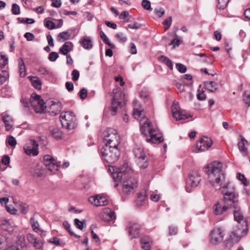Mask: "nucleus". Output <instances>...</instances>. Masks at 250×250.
Instances as JSON below:
<instances>
[{
  "instance_id": "obj_57",
  "label": "nucleus",
  "mask_w": 250,
  "mask_h": 250,
  "mask_svg": "<svg viewBox=\"0 0 250 250\" xmlns=\"http://www.w3.org/2000/svg\"><path fill=\"white\" fill-rule=\"evenodd\" d=\"M178 228L175 226H170L169 227V234L170 235H174L177 233Z\"/></svg>"
},
{
  "instance_id": "obj_30",
  "label": "nucleus",
  "mask_w": 250,
  "mask_h": 250,
  "mask_svg": "<svg viewBox=\"0 0 250 250\" xmlns=\"http://www.w3.org/2000/svg\"><path fill=\"white\" fill-rule=\"evenodd\" d=\"M159 60L161 62L166 64L170 70L173 69V63L172 61L165 56H161L159 57Z\"/></svg>"
},
{
  "instance_id": "obj_15",
  "label": "nucleus",
  "mask_w": 250,
  "mask_h": 250,
  "mask_svg": "<svg viewBox=\"0 0 250 250\" xmlns=\"http://www.w3.org/2000/svg\"><path fill=\"white\" fill-rule=\"evenodd\" d=\"M201 180L200 174L197 171H192L188 176L187 180V191L188 192H190L191 189L188 190V186L191 187H197Z\"/></svg>"
},
{
  "instance_id": "obj_51",
  "label": "nucleus",
  "mask_w": 250,
  "mask_h": 250,
  "mask_svg": "<svg viewBox=\"0 0 250 250\" xmlns=\"http://www.w3.org/2000/svg\"><path fill=\"white\" fill-rule=\"evenodd\" d=\"M142 5L146 10H152L150 2L148 0H143L142 2Z\"/></svg>"
},
{
  "instance_id": "obj_56",
  "label": "nucleus",
  "mask_w": 250,
  "mask_h": 250,
  "mask_svg": "<svg viewBox=\"0 0 250 250\" xmlns=\"http://www.w3.org/2000/svg\"><path fill=\"white\" fill-rule=\"evenodd\" d=\"M79 95L80 98L82 100L85 99L87 96V90L84 88H82L79 92Z\"/></svg>"
},
{
  "instance_id": "obj_4",
  "label": "nucleus",
  "mask_w": 250,
  "mask_h": 250,
  "mask_svg": "<svg viewBox=\"0 0 250 250\" xmlns=\"http://www.w3.org/2000/svg\"><path fill=\"white\" fill-rule=\"evenodd\" d=\"M113 93L110 110L112 112L111 114L115 115L119 108L122 107L125 104V94L119 87L114 89Z\"/></svg>"
},
{
  "instance_id": "obj_18",
  "label": "nucleus",
  "mask_w": 250,
  "mask_h": 250,
  "mask_svg": "<svg viewBox=\"0 0 250 250\" xmlns=\"http://www.w3.org/2000/svg\"><path fill=\"white\" fill-rule=\"evenodd\" d=\"M89 202L96 207L105 206L108 203V200L104 196L96 195L91 196L88 198Z\"/></svg>"
},
{
  "instance_id": "obj_54",
  "label": "nucleus",
  "mask_w": 250,
  "mask_h": 250,
  "mask_svg": "<svg viewBox=\"0 0 250 250\" xmlns=\"http://www.w3.org/2000/svg\"><path fill=\"white\" fill-rule=\"evenodd\" d=\"M58 57V54L55 52H51L48 55V59L51 62L55 61Z\"/></svg>"
},
{
  "instance_id": "obj_27",
  "label": "nucleus",
  "mask_w": 250,
  "mask_h": 250,
  "mask_svg": "<svg viewBox=\"0 0 250 250\" xmlns=\"http://www.w3.org/2000/svg\"><path fill=\"white\" fill-rule=\"evenodd\" d=\"M73 47V43L70 42H67L60 47L59 53L63 55H66L68 52L72 50Z\"/></svg>"
},
{
  "instance_id": "obj_31",
  "label": "nucleus",
  "mask_w": 250,
  "mask_h": 250,
  "mask_svg": "<svg viewBox=\"0 0 250 250\" xmlns=\"http://www.w3.org/2000/svg\"><path fill=\"white\" fill-rule=\"evenodd\" d=\"M70 38V35L68 31H64L60 33L57 36V40L59 42H64Z\"/></svg>"
},
{
  "instance_id": "obj_64",
  "label": "nucleus",
  "mask_w": 250,
  "mask_h": 250,
  "mask_svg": "<svg viewBox=\"0 0 250 250\" xmlns=\"http://www.w3.org/2000/svg\"><path fill=\"white\" fill-rule=\"evenodd\" d=\"M24 37L26 39L27 41H32L35 38L34 34L30 32L26 33L24 35Z\"/></svg>"
},
{
  "instance_id": "obj_42",
  "label": "nucleus",
  "mask_w": 250,
  "mask_h": 250,
  "mask_svg": "<svg viewBox=\"0 0 250 250\" xmlns=\"http://www.w3.org/2000/svg\"><path fill=\"white\" fill-rule=\"evenodd\" d=\"M229 0H218L217 7L220 9H224L228 5Z\"/></svg>"
},
{
  "instance_id": "obj_60",
  "label": "nucleus",
  "mask_w": 250,
  "mask_h": 250,
  "mask_svg": "<svg viewBox=\"0 0 250 250\" xmlns=\"http://www.w3.org/2000/svg\"><path fill=\"white\" fill-rule=\"evenodd\" d=\"M19 72L21 77L23 78L25 76L26 73V69L25 65H22V66H19Z\"/></svg>"
},
{
  "instance_id": "obj_13",
  "label": "nucleus",
  "mask_w": 250,
  "mask_h": 250,
  "mask_svg": "<svg viewBox=\"0 0 250 250\" xmlns=\"http://www.w3.org/2000/svg\"><path fill=\"white\" fill-rule=\"evenodd\" d=\"M171 111L173 117L176 120H185L191 117L190 115L187 114L185 111L180 108L178 104L176 101L173 103Z\"/></svg>"
},
{
  "instance_id": "obj_5",
  "label": "nucleus",
  "mask_w": 250,
  "mask_h": 250,
  "mask_svg": "<svg viewBox=\"0 0 250 250\" xmlns=\"http://www.w3.org/2000/svg\"><path fill=\"white\" fill-rule=\"evenodd\" d=\"M101 153L104 160L109 163L116 162L120 156L118 147L104 146L101 148Z\"/></svg>"
},
{
  "instance_id": "obj_61",
  "label": "nucleus",
  "mask_w": 250,
  "mask_h": 250,
  "mask_svg": "<svg viewBox=\"0 0 250 250\" xmlns=\"http://www.w3.org/2000/svg\"><path fill=\"white\" fill-rule=\"evenodd\" d=\"M65 88L69 91L71 92L74 89V85L71 82H67L65 83Z\"/></svg>"
},
{
  "instance_id": "obj_39",
  "label": "nucleus",
  "mask_w": 250,
  "mask_h": 250,
  "mask_svg": "<svg viewBox=\"0 0 250 250\" xmlns=\"http://www.w3.org/2000/svg\"><path fill=\"white\" fill-rule=\"evenodd\" d=\"M243 101L248 106H250V91H245L243 94Z\"/></svg>"
},
{
  "instance_id": "obj_40",
  "label": "nucleus",
  "mask_w": 250,
  "mask_h": 250,
  "mask_svg": "<svg viewBox=\"0 0 250 250\" xmlns=\"http://www.w3.org/2000/svg\"><path fill=\"white\" fill-rule=\"evenodd\" d=\"M6 143L12 147H15L17 145V141L13 136H9L6 138Z\"/></svg>"
},
{
  "instance_id": "obj_36",
  "label": "nucleus",
  "mask_w": 250,
  "mask_h": 250,
  "mask_svg": "<svg viewBox=\"0 0 250 250\" xmlns=\"http://www.w3.org/2000/svg\"><path fill=\"white\" fill-rule=\"evenodd\" d=\"M133 115L135 118L139 119L141 118V122H142L143 119H145V115L142 114V112L139 109H134L133 112Z\"/></svg>"
},
{
  "instance_id": "obj_35",
  "label": "nucleus",
  "mask_w": 250,
  "mask_h": 250,
  "mask_svg": "<svg viewBox=\"0 0 250 250\" xmlns=\"http://www.w3.org/2000/svg\"><path fill=\"white\" fill-rule=\"evenodd\" d=\"M9 78V73L8 71L5 70H1L0 71V84L5 83L6 80Z\"/></svg>"
},
{
  "instance_id": "obj_6",
  "label": "nucleus",
  "mask_w": 250,
  "mask_h": 250,
  "mask_svg": "<svg viewBox=\"0 0 250 250\" xmlns=\"http://www.w3.org/2000/svg\"><path fill=\"white\" fill-rule=\"evenodd\" d=\"M104 140L106 142L104 146L118 147L120 143V136L114 128H108L104 132Z\"/></svg>"
},
{
  "instance_id": "obj_52",
  "label": "nucleus",
  "mask_w": 250,
  "mask_h": 250,
  "mask_svg": "<svg viewBox=\"0 0 250 250\" xmlns=\"http://www.w3.org/2000/svg\"><path fill=\"white\" fill-rule=\"evenodd\" d=\"M237 178L239 180L241 181L244 185L248 186L249 185V183L247 182V179L244 174L239 173L237 174Z\"/></svg>"
},
{
  "instance_id": "obj_19",
  "label": "nucleus",
  "mask_w": 250,
  "mask_h": 250,
  "mask_svg": "<svg viewBox=\"0 0 250 250\" xmlns=\"http://www.w3.org/2000/svg\"><path fill=\"white\" fill-rule=\"evenodd\" d=\"M238 142V149L243 156H247L249 154L248 151V142L247 140L241 135L239 136Z\"/></svg>"
},
{
  "instance_id": "obj_10",
  "label": "nucleus",
  "mask_w": 250,
  "mask_h": 250,
  "mask_svg": "<svg viewBox=\"0 0 250 250\" xmlns=\"http://www.w3.org/2000/svg\"><path fill=\"white\" fill-rule=\"evenodd\" d=\"M135 157L138 159V164L140 167L145 168L148 165L147 158L144 151V148L139 146H136L134 149Z\"/></svg>"
},
{
  "instance_id": "obj_16",
  "label": "nucleus",
  "mask_w": 250,
  "mask_h": 250,
  "mask_svg": "<svg viewBox=\"0 0 250 250\" xmlns=\"http://www.w3.org/2000/svg\"><path fill=\"white\" fill-rule=\"evenodd\" d=\"M43 163L45 167L52 173L59 170L60 162L57 163L50 155H45L43 158Z\"/></svg>"
},
{
  "instance_id": "obj_12",
  "label": "nucleus",
  "mask_w": 250,
  "mask_h": 250,
  "mask_svg": "<svg viewBox=\"0 0 250 250\" xmlns=\"http://www.w3.org/2000/svg\"><path fill=\"white\" fill-rule=\"evenodd\" d=\"M25 153L29 156H35L39 154V144L35 140H29L23 146Z\"/></svg>"
},
{
  "instance_id": "obj_20",
  "label": "nucleus",
  "mask_w": 250,
  "mask_h": 250,
  "mask_svg": "<svg viewBox=\"0 0 250 250\" xmlns=\"http://www.w3.org/2000/svg\"><path fill=\"white\" fill-rule=\"evenodd\" d=\"M230 208L228 205L223 203V201L217 202L213 207V212L216 215H221Z\"/></svg>"
},
{
  "instance_id": "obj_48",
  "label": "nucleus",
  "mask_w": 250,
  "mask_h": 250,
  "mask_svg": "<svg viewBox=\"0 0 250 250\" xmlns=\"http://www.w3.org/2000/svg\"><path fill=\"white\" fill-rule=\"evenodd\" d=\"M11 11L14 15H19L20 13V6L16 3H13L12 5Z\"/></svg>"
},
{
  "instance_id": "obj_46",
  "label": "nucleus",
  "mask_w": 250,
  "mask_h": 250,
  "mask_svg": "<svg viewBox=\"0 0 250 250\" xmlns=\"http://www.w3.org/2000/svg\"><path fill=\"white\" fill-rule=\"evenodd\" d=\"M0 58L3 60V62L0 63V69H3L8 63V59L5 55L2 54L1 52H0Z\"/></svg>"
},
{
  "instance_id": "obj_44",
  "label": "nucleus",
  "mask_w": 250,
  "mask_h": 250,
  "mask_svg": "<svg viewBox=\"0 0 250 250\" xmlns=\"http://www.w3.org/2000/svg\"><path fill=\"white\" fill-rule=\"evenodd\" d=\"M154 13L158 18H161L165 14V10L162 7H157L154 9Z\"/></svg>"
},
{
  "instance_id": "obj_28",
  "label": "nucleus",
  "mask_w": 250,
  "mask_h": 250,
  "mask_svg": "<svg viewBox=\"0 0 250 250\" xmlns=\"http://www.w3.org/2000/svg\"><path fill=\"white\" fill-rule=\"evenodd\" d=\"M28 78L29 79L33 86L38 89H41L42 83L41 81L36 77L29 76Z\"/></svg>"
},
{
  "instance_id": "obj_21",
  "label": "nucleus",
  "mask_w": 250,
  "mask_h": 250,
  "mask_svg": "<svg viewBox=\"0 0 250 250\" xmlns=\"http://www.w3.org/2000/svg\"><path fill=\"white\" fill-rule=\"evenodd\" d=\"M100 217L104 221L109 222L115 219V215L114 211L107 208L102 212Z\"/></svg>"
},
{
  "instance_id": "obj_58",
  "label": "nucleus",
  "mask_w": 250,
  "mask_h": 250,
  "mask_svg": "<svg viewBox=\"0 0 250 250\" xmlns=\"http://www.w3.org/2000/svg\"><path fill=\"white\" fill-rule=\"evenodd\" d=\"M26 238L28 241L32 244L36 240L37 237L33 234L29 233L26 235Z\"/></svg>"
},
{
  "instance_id": "obj_55",
  "label": "nucleus",
  "mask_w": 250,
  "mask_h": 250,
  "mask_svg": "<svg viewBox=\"0 0 250 250\" xmlns=\"http://www.w3.org/2000/svg\"><path fill=\"white\" fill-rule=\"evenodd\" d=\"M29 206L26 204L22 203L20 205V211L23 214H26L28 211Z\"/></svg>"
},
{
  "instance_id": "obj_59",
  "label": "nucleus",
  "mask_w": 250,
  "mask_h": 250,
  "mask_svg": "<svg viewBox=\"0 0 250 250\" xmlns=\"http://www.w3.org/2000/svg\"><path fill=\"white\" fill-rule=\"evenodd\" d=\"M72 80L74 82H76L78 80L80 73L77 70H73L72 72Z\"/></svg>"
},
{
  "instance_id": "obj_26",
  "label": "nucleus",
  "mask_w": 250,
  "mask_h": 250,
  "mask_svg": "<svg viewBox=\"0 0 250 250\" xmlns=\"http://www.w3.org/2000/svg\"><path fill=\"white\" fill-rule=\"evenodd\" d=\"M1 116L2 120L5 124L6 130L7 131L9 130L13 126L12 117L7 114H2Z\"/></svg>"
},
{
  "instance_id": "obj_47",
  "label": "nucleus",
  "mask_w": 250,
  "mask_h": 250,
  "mask_svg": "<svg viewBox=\"0 0 250 250\" xmlns=\"http://www.w3.org/2000/svg\"><path fill=\"white\" fill-rule=\"evenodd\" d=\"M116 37L121 42L124 43L127 41V37L122 32L117 33Z\"/></svg>"
},
{
  "instance_id": "obj_17",
  "label": "nucleus",
  "mask_w": 250,
  "mask_h": 250,
  "mask_svg": "<svg viewBox=\"0 0 250 250\" xmlns=\"http://www.w3.org/2000/svg\"><path fill=\"white\" fill-rule=\"evenodd\" d=\"M212 142L210 138L204 136L197 143L196 147L200 151L208 150L212 145Z\"/></svg>"
},
{
  "instance_id": "obj_23",
  "label": "nucleus",
  "mask_w": 250,
  "mask_h": 250,
  "mask_svg": "<svg viewBox=\"0 0 250 250\" xmlns=\"http://www.w3.org/2000/svg\"><path fill=\"white\" fill-rule=\"evenodd\" d=\"M232 208H233V213L235 221L240 224L241 222L243 223L244 221L246 220V219H244V216L241 211L239 205H237L236 208L233 207Z\"/></svg>"
},
{
  "instance_id": "obj_25",
  "label": "nucleus",
  "mask_w": 250,
  "mask_h": 250,
  "mask_svg": "<svg viewBox=\"0 0 250 250\" xmlns=\"http://www.w3.org/2000/svg\"><path fill=\"white\" fill-rule=\"evenodd\" d=\"M49 110L48 112L52 115H56L58 114L62 109L61 104L60 102L55 103L52 102V103L50 105Z\"/></svg>"
},
{
  "instance_id": "obj_8",
  "label": "nucleus",
  "mask_w": 250,
  "mask_h": 250,
  "mask_svg": "<svg viewBox=\"0 0 250 250\" xmlns=\"http://www.w3.org/2000/svg\"><path fill=\"white\" fill-rule=\"evenodd\" d=\"M248 232V224L247 220L244 221L242 224V227L240 228L239 226H237V229L232 231L229 237V240L232 243H236L238 242L240 238L246 235Z\"/></svg>"
},
{
  "instance_id": "obj_63",
  "label": "nucleus",
  "mask_w": 250,
  "mask_h": 250,
  "mask_svg": "<svg viewBox=\"0 0 250 250\" xmlns=\"http://www.w3.org/2000/svg\"><path fill=\"white\" fill-rule=\"evenodd\" d=\"M141 26L142 25L138 22H135L134 23L129 24L128 25V28L134 29H138L140 28Z\"/></svg>"
},
{
  "instance_id": "obj_24",
  "label": "nucleus",
  "mask_w": 250,
  "mask_h": 250,
  "mask_svg": "<svg viewBox=\"0 0 250 250\" xmlns=\"http://www.w3.org/2000/svg\"><path fill=\"white\" fill-rule=\"evenodd\" d=\"M140 244L143 250H150L152 244V240L148 236H144L140 239Z\"/></svg>"
},
{
  "instance_id": "obj_7",
  "label": "nucleus",
  "mask_w": 250,
  "mask_h": 250,
  "mask_svg": "<svg viewBox=\"0 0 250 250\" xmlns=\"http://www.w3.org/2000/svg\"><path fill=\"white\" fill-rule=\"evenodd\" d=\"M60 118L62 126L68 129H74L77 126L76 118L73 112L62 113Z\"/></svg>"
},
{
  "instance_id": "obj_33",
  "label": "nucleus",
  "mask_w": 250,
  "mask_h": 250,
  "mask_svg": "<svg viewBox=\"0 0 250 250\" xmlns=\"http://www.w3.org/2000/svg\"><path fill=\"white\" fill-rule=\"evenodd\" d=\"M100 35L101 39L105 44H107L111 48H115V45L109 42L108 38L103 31H100Z\"/></svg>"
},
{
  "instance_id": "obj_9",
  "label": "nucleus",
  "mask_w": 250,
  "mask_h": 250,
  "mask_svg": "<svg viewBox=\"0 0 250 250\" xmlns=\"http://www.w3.org/2000/svg\"><path fill=\"white\" fill-rule=\"evenodd\" d=\"M30 103L33 109L36 113L43 112L46 106L41 96L33 93L31 95Z\"/></svg>"
},
{
  "instance_id": "obj_3",
  "label": "nucleus",
  "mask_w": 250,
  "mask_h": 250,
  "mask_svg": "<svg viewBox=\"0 0 250 250\" xmlns=\"http://www.w3.org/2000/svg\"><path fill=\"white\" fill-rule=\"evenodd\" d=\"M140 130L142 134L146 135L148 132L150 135V138H146V141L152 144H159L163 141L162 135L158 133V131L152 127V125L148 119H146L142 125L140 122Z\"/></svg>"
},
{
  "instance_id": "obj_29",
  "label": "nucleus",
  "mask_w": 250,
  "mask_h": 250,
  "mask_svg": "<svg viewBox=\"0 0 250 250\" xmlns=\"http://www.w3.org/2000/svg\"><path fill=\"white\" fill-rule=\"evenodd\" d=\"M206 88L212 92H215L218 89V84L213 81H207L205 83Z\"/></svg>"
},
{
  "instance_id": "obj_2",
  "label": "nucleus",
  "mask_w": 250,
  "mask_h": 250,
  "mask_svg": "<svg viewBox=\"0 0 250 250\" xmlns=\"http://www.w3.org/2000/svg\"><path fill=\"white\" fill-rule=\"evenodd\" d=\"M109 170L111 172L112 178L116 183L114 187H117L119 182H123L122 190L124 194L129 195L134 191L137 188V181L135 177L130 175V168L127 165L122 167H109Z\"/></svg>"
},
{
  "instance_id": "obj_22",
  "label": "nucleus",
  "mask_w": 250,
  "mask_h": 250,
  "mask_svg": "<svg viewBox=\"0 0 250 250\" xmlns=\"http://www.w3.org/2000/svg\"><path fill=\"white\" fill-rule=\"evenodd\" d=\"M79 43L84 49L86 50L91 49L93 46L91 39L88 36L82 37Z\"/></svg>"
},
{
  "instance_id": "obj_49",
  "label": "nucleus",
  "mask_w": 250,
  "mask_h": 250,
  "mask_svg": "<svg viewBox=\"0 0 250 250\" xmlns=\"http://www.w3.org/2000/svg\"><path fill=\"white\" fill-rule=\"evenodd\" d=\"M85 223V221H80L78 219L76 218L74 219V224L75 226L79 229L82 230L83 228V225Z\"/></svg>"
},
{
  "instance_id": "obj_43",
  "label": "nucleus",
  "mask_w": 250,
  "mask_h": 250,
  "mask_svg": "<svg viewBox=\"0 0 250 250\" xmlns=\"http://www.w3.org/2000/svg\"><path fill=\"white\" fill-rule=\"evenodd\" d=\"M43 244V242L42 240L38 239L37 238H36V240L35 241V242H33L32 244V245L35 249L39 250L42 249Z\"/></svg>"
},
{
  "instance_id": "obj_14",
  "label": "nucleus",
  "mask_w": 250,
  "mask_h": 250,
  "mask_svg": "<svg viewBox=\"0 0 250 250\" xmlns=\"http://www.w3.org/2000/svg\"><path fill=\"white\" fill-rule=\"evenodd\" d=\"M142 226L137 223L130 222L126 227L128 236L131 239L139 237Z\"/></svg>"
},
{
  "instance_id": "obj_11",
  "label": "nucleus",
  "mask_w": 250,
  "mask_h": 250,
  "mask_svg": "<svg viewBox=\"0 0 250 250\" xmlns=\"http://www.w3.org/2000/svg\"><path fill=\"white\" fill-rule=\"evenodd\" d=\"M225 230L221 227H215L210 232V242L212 244L218 245L221 243L225 235Z\"/></svg>"
},
{
  "instance_id": "obj_62",
  "label": "nucleus",
  "mask_w": 250,
  "mask_h": 250,
  "mask_svg": "<svg viewBox=\"0 0 250 250\" xmlns=\"http://www.w3.org/2000/svg\"><path fill=\"white\" fill-rule=\"evenodd\" d=\"M6 210L8 212L10 213L11 214H16L17 212V210L16 208H15L14 207H13L12 206H6Z\"/></svg>"
},
{
  "instance_id": "obj_1",
  "label": "nucleus",
  "mask_w": 250,
  "mask_h": 250,
  "mask_svg": "<svg viewBox=\"0 0 250 250\" xmlns=\"http://www.w3.org/2000/svg\"><path fill=\"white\" fill-rule=\"evenodd\" d=\"M222 168V163L214 161L205 167L204 171L208 175V182L212 186L222 188L223 203L230 208H236L239 205L238 196L235 193L234 186L230 185L229 182L227 181L223 185V183L225 182L226 177Z\"/></svg>"
},
{
  "instance_id": "obj_38",
  "label": "nucleus",
  "mask_w": 250,
  "mask_h": 250,
  "mask_svg": "<svg viewBox=\"0 0 250 250\" xmlns=\"http://www.w3.org/2000/svg\"><path fill=\"white\" fill-rule=\"evenodd\" d=\"M62 225L63 227L65 228V229L69 232L70 235H74L76 238L80 237L79 236H78L77 235L75 234L73 231H71V230L70 229V224L67 221H64L62 223Z\"/></svg>"
},
{
  "instance_id": "obj_32",
  "label": "nucleus",
  "mask_w": 250,
  "mask_h": 250,
  "mask_svg": "<svg viewBox=\"0 0 250 250\" xmlns=\"http://www.w3.org/2000/svg\"><path fill=\"white\" fill-rule=\"evenodd\" d=\"M51 135L56 140L61 139L62 137V133L57 128H53L50 131Z\"/></svg>"
},
{
  "instance_id": "obj_53",
  "label": "nucleus",
  "mask_w": 250,
  "mask_h": 250,
  "mask_svg": "<svg viewBox=\"0 0 250 250\" xmlns=\"http://www.w3.org/2000/svg\"><path fill=\"white\" fill-rule=\"evenodd\" d=\"M44 21L45 26L49 29H53L55 28V24L52 21H47L46 19H45Z\"/></svg>"
},
{
  "instance_id": "obj_34",
  "label": "nucleus",
  "mask_w": 250,
  "mask_h": 250,
  "mask_svg": "<svg viewBox=\"0 0 250 250\" xmlns=\"http://www.w3.org/2000/svg\"><path fill=\"white\" fill-rule=\"evenodd\" d=\"M30 223L33 230L35 232H38V230L40 229V225L38 221L36 220L34 217H32L30 219Z\"/></svg>"
},
{
  "instance_id": "obj_50",
  "label": "nucleus",
  "mask_w": 250,
  "mask_h": 250,
  "mask_svg": "<svg viewBox=\"0 0 250 250\" xmlns=\"http://www.w3.org/2000/svg\"><path fill=\"white\" fill-rule=\"evenodd\" d=\"M176 67L178 71L180 73H184L187 71V67L183 64L177 63H176Z\"/></svg>"
},
{
  "instance_id": "obj_37",
  "label": "nucleus",
  "mask_w": 250,
  "mask_h": 250,
  "mask_svg": "<svg viewBox=\"0 0 250 250\" xmlns=\"http://www.w3.org/2000/svg\"><path fill=\"white\" fill-rule=\"evenodd\" d=\"M146 199V195L143 193H140L136 201V205L138 207H140L143 205V203L145 202Z\"/></svg>"
},
{
  "instance_id": "obj_41",
  "label": "nucleus",
  "mask_w": 250,
  "mask_h": 250,
  "mask_svg": "<svg viewBox=\"0 0 250 250\" xmlns=\"http://www.w3.org/2000/svg\"><path fill=\"white\" fill-rule=\"evenodd\" d=\"M7 244V237L0 234V250L6 247Z\"/></svg>"
},
{
  "instance_id": "obj_45",
  "label": "nucleus",
  "mask_w": 250,
  "mask_h": 250,
  "mask_svg": "<svg viewBox=\"0 0 250 250\" xmlns=\"http://www.w3.org/2000/svg\"><path fill=\"white\" fill-rule=\"evenodd\" d=\"M172 21V17L170 16L167 18L163 22L165 26V30H167L170 27Z\"/></svg>"
}]
</instances>
